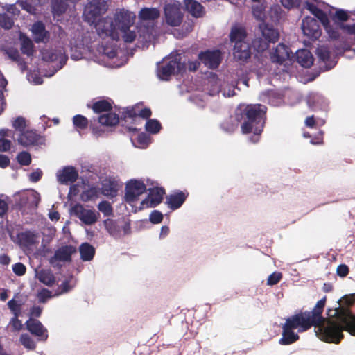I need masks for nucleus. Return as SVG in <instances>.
Listing matches in <instances>:
<instances>
[{
	"label": "nucleus",
	"instance_id": "obj_1",
	"mask_svg": "<svg viewBox=\"0 0 355 355\" xmlns=\"http://www.w3.org/2000/svg\"><path fill=\"white\" fill-rule=\"evenodd\" d=\"M327 297L320 300L311 311H308L318 326L316 335L322 341L338 344L344 338L343 331L355 336V315L347 307L355 303V293L345 295L339 300V306L334 309H329V318L322 317V313L326 304Z\"/></svg>",
	"mask_w": 355,
	"mask_h": 355
},
{
	"label": "nucleus",
	"instance_id": "obj_2",
	"mask_svg": "<svg viewBox=\"0 0 355 355\" xmlns=\"http://www.w3.org/2000/svg\"><path fill=\"white\" fill-rule=\"evenodd\" d=\"M134 18L132 12L124 8L116 9L113 18L110 16L102 17L94 24L100 37H109L112 40L119 41L121 33L123 41L131 43L136 37L135 31L130 30L134 24Z\"/></svg>",
	"mask_w": 355,
	"mask_h": 355
},
{
	"label": "nucleus",
	"instance_id": "obj_3",
	"mask_svg": "<svg viewBox=\"0 0 355 355\" xmlns=\"http://www.w3.org/2000/svg\"><path fill=\"white\" fill-rule=\"evenodd\" d=\"M266 106L262 104H249L237 109L236 119L241 122L243 134L252 133L249 140L252 143L259 141L260 135L264 128Z\"/></svg>",
	"mask_w": 355,
	"mask_h": 355
},
{
	"label": "nucleus",
	"instance_id": "obj_4",
	"mask_svg": "<svg viewBox=\"0 0 355 355\" xmlns=\"http://www.w3.org/2000/svg\"><path fill=\"white\" fill-rule=\"evenodd\" d=\"M259 27L263 39L257 38L252 42V44L258 52H263L268 48L269 43H275L278 41L279 33L273 25L264 21L261 22Z\"/></svg>",
	"mask_w": 355,
	"mask_h": 355
},
{
	"label": "nucleus",
	"instance_id": "obj_5",
	"mask_svg": "<svg viewBox=\"0 0 355 355\" xmlns=\"http://www.w3.org/2000/svg\"><path fill=\"white\" fill-rule=\"evenodd\" d=\"M108 8L109 5L106 0H88L83 13L84 21L90 25L94 24Z\"/></svg>",
	"mask_w": 355,
	"mask_h": 355
},
{
	"label": "nucleus",
	"instance_id": "obj_6",
	"mask_svg": "<svg viewBox=\"0 0 355 355\" xmlns=\"http://www.w3.org/2000/svg\"><path fill=\"white\" fill-rule=\"evenodd\" d=\"M285 324L293 329H297L298 332H304L312 327H314L315 331L318 329V326L312 319L308 311H300L286 319Z\"/></svg>",
	"mask_w": 355,
	"mask_h": 355
},
{
	"label": "nucleus",
	"instance_id": "obj_7",
	"mask_svg": "<svg viewBox=\"0 0 355 355\" xmlns=\"http://www.w3.org/2000/svg\"><path fill=\"white\" fill-rule=\"evenodd\" d=\"M186 71L185 63L181 62L180 55L171 58L168 62H164L157 69L158 77L164 80H168L169 78L175 74L182 73Z\"/></svg>",
	"mask_w": 355,
	"mask_h": 355
},
{
	"label": "nucleus",
	"instance_id": "obj_8",
	"mask_svg": "<svg viewBox=\"0 0 355 355\" xmlns=\"http://www.w3.org/2000/svg\"><path fill=\"white\" fill-rule=\"evenodd\" d=\"M146 191V186L143 181L131 180L125 186V200L128 203L135 202Z\"/></svg>",
	"mask_w": 355,
	"mask_h": 355
},
{
	"label": "nucleus",
	"instance_id": "obj_9",
	"mask_svg": "<svg viewBox=\"0 0 355 355\" xmlns=\"http://www.w3.org/2000/svg\"><path fill=\"white\" fill-rule=\"evenodd\" d=\"M302 30L304 35L312 41L318 40L322 34L319 22L311 17H306L303 19Z\"/></svg>",
	"mask_w": 355,
	"mask_h": 355
},
{
	"label": "nucleus",
	"instance_id": "obj_10",
	"mask_svg": "<svg viewBox=\"0 0 355 355\" xmlns=\"http://www.w3.org/2000/svg\"><path fill=\"white\" fill-rule=\"evenodd\" d=\"M198 59L208 68L215 69L221 62L222 55L220 50H207L199 53Z\"/></svg>",
	"mask_w": 355,
	"mask_h": 355
},
{
	"label": "nucleus",
	"instance_id": "obj_11",
	"mask_svg": "<svg viewBox=\"0 0 355 355\" xmlns=\"http://www.w3.org/2000/svg\"><path fill=\"white\" fill-rule=\"evenodd\" d=\"M147 197L141 202V209L155 207L159 205L165 194L164 189L155 187L148 189Z\"/></svg>",
	"mask_w": 355,
	"mask_h": 355
},
{
	"label": "nucleus",
	"instance_id": "obj_12",
	"mask_svg": "<svg viewBox=\"0 0 355 355\" xmlns=\"http://www.w3.org/2000/svg\"><path fill=\"white\" fill-rule=\"evenodd\" d=\"M74 214L85 225H93L98 218L99 213L94 210L86 209L80 204H77L73 207Z\"/></svg>",
	"mask_w": 355,
	"mask_h": 355
},
{
	"label": "nucleus",
	"instance_id": "obj_13",
	"mask_svg": "<svg viewBox=\"0 0 355 355\" xmlns=\"http://www.w3.org/2000/svg\"><path fill=\"white\" fill-rule=\"evenodd\" d=\"M26 329L33 335L38 338V340L45 341L49 335L47 329L40 321L34 318H29L25 323Z\"/></svg>",
	"mask_w": 355,
	"mask_h": 355
},
{
	"label": "nucleus",
	"instance_id": "obj_14",
	"mask_svg": "<svg viewBox=\"0 0 355 355\" xmlns=\"http://www.w3.org/2000/svg\"><path fill=\"white\" fill-rule=\"evenodd\" d=\"M41 139V135L37 133L36 131L24 130L19 134V136L17 138V142L24 147H28L42 144Z\"/></svg>",
	"mask_w": 355,
	"mask_h": 355
},
{
	"label": "nucleus",
	"instance_id": "obj_15",
	"mask_svg": "<svg viewBox=\"0 0 355 355\" xmlns=\"http://www.w3.org/2000/svg\"><path fill=\"white\" fill-rule=\"evenodd\" d=\"M76 252V247L71 245L62 246L55 250L54 255L50 259V263H53L56 261H71V255Z\"/></svg>",
	"mask_w": 355,
	"mask_h": 355
},
{
	"label": "nucleus",
	"instance_id": "obj_16",
	"mask_svg": "<svg viewBox=\"0 0 355 355\" xmlns=\"http://www.w3.org/2000/svg\"><path fill=\"white\" fill-rule=\"evenodd\" d=\"M234 58L237 61L245 62L251 57V48L250 44L245 42L234 44L233 49Z\"/></svg>",
	"mask_w": 355,
	"mask_h": 355
},
{
	"label": "nucleus",
	"instance_id": "obj_17",
	"mask_svg": "<svg viewBox=\"0 0 355 355\" xmlns=\"http://www.w3.org/2000/svg\"><path fill=\"white\" fill-rule=\"evenodd\" d=\"M78 178V173L73 166H65L57 173L58 181L62 184L75 182Z\"/></svg>",
	"mask_w": 355,
	"mask_h": 355
},
{
	"label": "nucleus",
	"instance_id": "obj_18",
	"mask_svg": "<svg viewBox=\"0 0 355 355\" xmlns=\"http://www.w3.org/2000/svg\"><path fill=\"white\" fill-rule=\"evenodd\" d=\"M165 17L166 23L171 26H178L183 19V15L180 10L173 6L165 8Z\"/></svg>",
	"mask_w": 355,
	"mask_h": 355
},
{
	"label": "nucleus",
	"instance_id": "obj_19",
	"mask_svg": "<svg viewBox=\"0 0 355 355\" xmlns=\"http://www.w3.org/2000/svg\"><path fill=\"white\" fill-rule=\"evenodd\" d=\"M119 189V182L112 177L105 178L102 182L101 193L106 197L114 198Z\"/></svg>",
	"mask_w": 355,
	"mask_h": 355
},
{
	"label": "nucleus",
	"instance_id": "obj_20",
	"mask_svg": "<svg viewBox=\"0 0 355 355\" xmlns=\"http://www.w3.org/2000/svg\"><path fill=\"white\" fill-rule=\"evenodd\" d=\"M153 26H139L137 27V34L135 33L136 37L139 43L143 46H148L153 39Z\"/></svg>",
	"mask_w": 355,
	"mask_h": 355
},
{
	"label": "nucleus",
	"instance_id": "obj_21",
	"mask_svg": "<svg viewBox=\"0 0 355 355\" xmlns=\"http://www.w3.org/2000/svg\"><path fill=\"white\" fill-rule=\"evenodd\" d=\"M40 201L38 193H33L30 197L22 196L19 200L16 202L15 207L19 209H25L27 208H37Z\"/></svg>",
	"mask_w": 355,
	"mask_h": 355
},
{
	"label": "nucleus",
	"instance_id": "obj_22",
	"mask_svg": "<svg viewBox=\"0 0 355 355\" xmlns=\"http://www.w3.org/2000/svg\"><path fill=\"white\" fill-rule=\"evenodd\" d=\"M188 196L189 193L187 192L179 191L168 196L166 203L171 209H178L184 204Z\"/></svg>",
	"mask_w": 355,
	"mask_h": 355
},
{
	"label": "nucleus",
	"instance_id": "obj_23",
	"mask_svg": "<svg viewBox=\"0 0 355 355\" xmlns=\"http://www.w3.org/2000/svg\"><path fill=\"white\" fill-rule=\"evenodd\" d=\"M316 55L323 62L327 69H331L336 64V58H331V51L327 46H320L316 49Z\"/></svg>",
	"mask_w": 355,
	"mask_h": 355
},
{
	"label": "nucleus",
	"instance_id": "obj_24",
	"mask_svg": "<svg viewBox=\"0 0 355 355\" xmlns=\"http://www.w3.org/2000/svg\"><path fill=\"white\" fill-rule=\"evenodd\" d=\"M31 31L36 43L44 42L49 37V31L46 30L44 23L41 21H37L33 24Z\"/></svg>",
	"mask_w": 355,
	"mask_h": 355
},
{
	"label": "nucleus",
	"instance_id": "obj_25",
	"mask_svg": "<svg viewBox=\"0 0 355 355\" xmlns=\"http://www.w3.org/2000/svg\"><path fill=\"white\" fill-rule=\"evenodd\" d=\"M114 102L111 99H101L94 101L92 104H87V107L91 108L96 114H101L112 110Z\"/></svg>",
	"mask_w": 355,
	"mask_h": 355
},
{
	"label": "nucleus",
	"instance_id": "obj_26",
	"mask_svg": "<svg viewBox=\"0 0 355 355\" xmlns=\"http://www.w3.org/2000/svg\"><path fill=\"white\" fill-rule=\"evenodd\" d=\"M299 338V335L284 323L282 327V336L279 339V343L282 345H288L297 341Z\"/></svg>",
	"mask_w": 355,
	"mask_h": 355
},
{
	"label": "nucleus",
	"instance_id": "obj_27",
	"mask_svg": "<svg viewBox=\"0 0 355 355\" xmlns=\"http://www.w3.org/2000/svg\"><path fill=\"white\" fill-rule=\"evenodd\" d=\"M186 10L194 17H202L205 14V8L196 0H184Z\"/></svg>",
	"mask_w": 355,
	"mask_h": 355
},
{
	"label": "nucleus",
	"instance_id": "obj_28",
	"mask_svg": "<svg viewBox=\"0 0 355 355\" xmlns=\"http://www.w3.org/2000/svg\"><path fill=\"white\" fill-rule=\"evenodd\" d=\"M290 57L289 48L282 44H279L272 55V60L273 62L282 64L285 60Z\"/></svg>",
	"mask_w": 355,
	"mask_h": 355
},
{
	"label": "nucleus",
	"instance_id": "obj_29",
	"mask_svg": "<svg viewBox=\"0 0 355 355\" xmlns=\"http://www.w3.org/2000/svg\"><path fill=\"white\" fill-rule=\"evenodd\" d=\"M296 60L303 67L309 68L313 63L311 53L307 49H300L296 52Z\"/></svg>",
	"mask_w": 355,
	"mask_h": 355
},
{
	"label": "nucleus",
	"instance_id": "obj_30",
	"mask_svg": "<svg viewBox=\"0 0 355 355\" xmlns=\"http://www.w3.org/2000/svg\"><path fill=\"white\" fill-rule=\"evenodd\" d=\"M98 123L103 126L113 127L116 125L119 122V115L110 112L106 114H102L98 117Z\"/></svg>",
	"mask_w": 355,
	"mask_h": 355
},
{
	"label": "nucleus",
	"instance_id": "obj_31",
	"mask_svg": "<svg viewBox=\"0 0 355 355\" xmlns=\"http://www.w3.org/2000/svg\"><path fill=\"white\" fill-rule=\"evenodd\" d=\"M159 16L160 12L156 8H143L138 14L139 19L141 21H154Z\"/></svg>",
	"mask_w": 355,
	"mask_h": 355
},
{
	"label": "nucleus",
	"instance_id": "obj_32",
	"mask_svg": "<svg viewBox=\"0 0 355 355\" xmlns=\"http://www.w3.org/2000/svg\"><path fill=\"white\" fill-rule=\"evenodd\" d=\"M304 8L317 17L322 24H326L329 22V18L327 14L313 3L306 1Z\"/></svg>",
	"mask_w": 355,
	"mask_h": 355
},
{
	"label": "nucleus",
	"instance_id": "obj_33",
	"mask_svg": "<svg viewBox=\"0 0 355 355\" xmlns=\"http://www.w3.org/2000/svg\"><path fill=\"white\" fill-rule=\"evenodd\" d=\"M80 258L83 261H89L93 259L95 255V248L89 243H83L79 247Z\"/></svg>",
	"mask_w": 355,
	"mask_h": 355
},
{
	"label": "nucleus",
	"instance_id": "obj_34",
	"mask_svg": "<svg viewBox=\"0 0 355 355\" xmlns=\"http://www.w3.org/2000/svg\"><path fill=\"white\" fill-rule=\"evenodd\" d=\"M246 37V31L243 27L241 26L233 27L230 34V41L234 44H237L238 42H245Z\"/></svg>",
	"mask_w": 355,
	"mask_h": 355
},
{
	"label": "nucleus",
	"instance_id": "obj_35",
	"mask_svg": "<svg viewBox=\"0 0 355 355\" xmlns=\"http://www.w3.org/2000/svg\"><path fill=\"white\" fill-rule=\"evenodd\" d=\"M19 243L21 245L29 247L36 243V235L31 231H25L21 232L17 236Z\"/></svg>",
	"mask_w": 355,
	"mask_h": 355
},
{
	"label": "nucleus",
	"instance_id": "obj_36",
	"mask_svg": "<svg viewBox=\"0 0 355 355\" xmlns=\"http://www.w3.org/2000/svg\"><path fill=\"white\" fill-rule=\"evenodd\" d=\"M322 25L331 39L337 40L340 38V31H342V23H334L333 25H331L329 21L326 24Z\"/></svg>",
	"mask_w": 355,
	"mask_h": 355
},
{
	"label": "nucleus",
	"instance_id": "obj_37",
	"mask_svg": "<svg viewBox=\"0 0 355 355\" xmlns=\"http://www.w3.org/2000/svg\"><path fill=\"white\" fill-rule=\"evenodd\" d=\"M21 53L28 56H31L34 53V45L33 42L28 37H25L22 41L21 44Z\"/></svg>",
	"mask_w": 355,
	"mask_h": 355
},
{
	"label": "nucleus",
	"instance_id": "obj_38",
	"mask_svg": "<svg viewBox=\"0 0 355 355\" xmlns=\"http://www.w3.org/2000/svg\"><path fill=\"white\" fill-rule=\"evenodd\" d=\"M325 123V119L322 118H316L314 115L306 117L304 121L305 125L309 128L323 126Z\"/></svg>",
	"mask_w": 355,
	"mask_h": 355
},
{
	"label": "nucleus",
	"instance_id": "obj_39",
	"mask_svg": "<svg viewBox=\"0 0 355 355\" xmlns=\"http://www.w3.org/2000/svg\"><path fill=\"white\" fill-rule=\"evenodd\" d=\"M67 10V4L63 0H53L52 12L54 15L60 16Z\"/></svg>",
	"mask_w": 355,
	"mask_h": 355
},
{
	"label": "nucleus",
	"instance_id": "obj_40",
	"mask_svg": "<svg viewBox=\"0 0 355 355\" xmlns=\"http://www.w3.org/2000/svg\"><path fill=\"white\" fill-rule=\"evenodd\" d=\"M73 126L77 130H85L88 127V119L81 114H76L73 117Z\"/></svg>",
	"mask_w": 355,
	"mask_h": 355
},
{
	"label": "nucleus",
	"instance_id": "obj_41",
	"mask_svg": "<svg viewBox=\"0 0 355 355\" xmlns=\"http://www.w3.org/2000/svg\"><path fill=\"white\" fill-rule=\"evenodd\" d=\"M98 189L96 187H91L84 190L81 193V200L88 202L98 197Z\"/></svg>",
	"mask_w": 355,
	"mask_h": 355
},
{
	"label": "nucleus",
	"instance_id": "obj_42",
	"mask_svg": "<svg viewBox=\"0 0 355 355\" xmlns=\"http://www.w3.org/2000/svg\"><path fill=\"white\" fill-rule=\"evenodd\" d=\"M39 280L45 285L51 286L55 283V277L50 271L42 270L39 275Z\"/></svg>",
	"mask_w": 355,
	"mask_h": 355
},
{
	"label": "nucleus",
	"instance_id": "obj_43",
	"mask_svg": "<svg viewBox=\"0 0 355 355\" xmlns=\"http://www.w3.org/2000/svg\"><path fill=\"white\" fill-rule=\"evenodd\" d=\"M146 130L151 134H157L162 128L161 123L156 119H148L146 123Z\"/></svg>",
	"mask_w": 355,
	"mask_h": 355
},
{
	"label": "nucleus",
	"instance_id": "obj_44",
	"mask_svg": "<svg viewBox=\"0 0 355 355\" xmlns=\"http://www.w3.org/2000/svg\"><path fill=\"white\" fill-rule=\"evenodd\" d=\"M19 340L21 345L28 349L33 350L36 347V344L35 341L31 338V337L27 334H23L21 335Z\"/></svg>",
	"mask_w": 355,
	"mask_h": 355
},
{
	"label": "nucleus",
	"instance_id": "obj_45",
	"mask_svg": "<svg viewBox=\"0 0 355 355\" xmlns=\"http://www.w3.org/2000/svg\"><path fill=\"white\" fill-rule=\"evenodd\" d=\"M8 309L10 310L13 316H20L21 314V304L15 300L12 299L7 303Z\"/></svg>",
	"mask_w": 355,
	"mask_h": 355
},
{
	"label": "nucleus",
	"instance_id": "obj_46",
	"mask_svg": "<svg viewBox=\"0 0 355 355\" xmlns=\"http://www.w3.org/2000/svg\"><path fill=\"white\" fill-rule=\"evenodd\" d=\"M98 209L105 216H110L113 214L112 207L111 204L106 200L101 201L98 205Z\"/></svg>",
	"mask_w": 355,
	"mask_h": 355
},
{
	"label": "nucleus",
	"instance_id": "obj_47",
	"mask_svg": "<svg viewBox=\"0 0 355 355\" xmlns=\"http://www.w3.org/2000/svg\"><path fill=\"white\" fill-rule=\"evenodd\" d=\"M14 24V21L12 17H10L7 14H1L0 15V26L5 29H10L12 27Z\"/></svg>",
	"mask_w": 355,
	"mask_h": 355
},
{
	"label": "nucleus",
	"instance_id": "obj_48",
	"mask_svg": "<svg viewBox=\"0 0 355 355\" xmlns=\"http://www.w3.org/2000/svg\"><path fill=\"white\" fill-rule=\"evenodd\" d=\"M17 159L21 166H28L31 162V154L26 151L19 153L17 156Z\"/></svg>",
	"mask_w": 355,
	"mask_h": 355
},
{
	"label": "nucleus",
	"instance_id": "obj_49",
	"mask_svg": "<svg viewBox=\"0 0 355 355\" xmlns=\"http://www.w3.org/2000/svg\"><path fill=\"white\" fill-rule=\"evenodd\" d=\"M12 127L21 133L26 128V120L22 116L17 117L12 122Z\"/></svg>",
	"mask_w": 355,
	"mask_h": 355
},
{
	"label": "nucleus",
	"instance_id": "obj_50",
	"mask_svg": "<svg viewBox=\"0 0 355 355\" xmlns=\"http://www.w3.org/2000/svg\"><path fill=\"white\" fill-rule=\"evenodd\" d=\"M137 143L139 145L140 148H146L148 146V144L150 142V139L148 135H147L146 133H140L137 136Z\"/></svg>",
	"mask_w": 355,
	"mask_h": 355
},
{
	"label": "nucleus",
	"instance_id": "obj_51",
	"mask_svg": "<svg viewBox=\"0 0 355 355\" xmlns=\"http://www.w3.org/2000/svg\"><path fill=\"white\" fill-rule=\"evenodd\" d=\"M122 116L124 119H131L133 121H136L138 118L135 112V109H133L132 107H126L123 112Z\"/></svg>",
	"mask_w": 355,
	"mask_h": 355
},
{
	"label": "nucleus",
	"instance_id": "obj_52",
	"mask_svg": "<svg viewBox=\"0 0 355 355\" xmlns=\"http://www.w3.org/2000/svg\"><path fill=\"white\" fill-rule=\"evenodd\" d=\"M282 278V275L279 272H274L270 275H269L267 279V284L270 286H273L277 284L280 282Z\"/></svg>",
	"mask_w": 355,
	"mask_h": 355
},
{
	"label": "nucleus",
	"instance_id": "obj_53",
	"mask_svg": "<svg viewBox=\"0 0 355 355\" xmlns=\"http://www.w3.org/2000/svg\"><path fill=\"white\" fill-rule=\"evenodd\" d=\"M19 316H13L10 320L9 325L11 327L13 331H20L23 327V324L21 321L19 319Z\"/></svg>",
	"mask_w": 355,
	"mask_h": 355
},
{
	"label": "nucleus",
	"instance_id": "obj_54",
	"mask_svg": "<svg viewBox=\"0 0 355 355\" xmlns=\"http://www.w3.org/2000/svg\"><path fill=\"white\" fill-rule=\"evenodd\" d=\"M149 219L153 224L160 223L163 220V214L158 210H153L150 214Z\"/></svg>",
	"mask_w": 355,
	"mask_h": 355
},
{
	"label": "nucleus",
	"instance_id": "obj_55",
	"mask_svg": "<svg viewBox=\"0 0 355 355\" xmlns=\"http://www.w3.org/2000/svg\"><path fill=\"white\" fill-rule=\"evenodd\" d=\"M12 270L15 275L22 276L26 273V268L24 263L18 262L12 266Z\"/></svg>",
	"mask_w": 355,
	"mask_h": 355
},
{
	"label": "nucleus",
	"instance_id": "obj_56",
	"mask_svg": "<svg viewBox=\"0 0 355 355\" xmlns=\"http://www.w3.org/2000/svg\"><path fill=\"white\" fill-rule=\"evenodd\" d=\"M346 50V44L344 42H336L334 44L333 51L336 55H343Z\"/></svg>",
	"mask_w": 355,
	"mask_h": 355
},
{
	"label": "nucleus",
	"instance_id": "obj_57",
	"mask_svg": "<svg viewBox=\"0 0 355 355\" xmlns=\"http://www.w3.org/2000/svg\"><path fill=\"white\" fill-rule=\"evenodd\" d=\"M6 53L8 54L9 58L15 62H18L21 60L19 53L16 49H10L7 51Z\"/></svg>",
	"mask_w": 355,
	"mask_h": 355
},
{
	"label": "nucleus",
	"instance_id": "obj_58",
	"mask_svg": "<svg viewBox=\"0 0 355 355\" xmlns=\"http://www.w3.org/2000/svg\"><path fill=\"white\" fill-rule=\"evenodd\" d=\"M264 9L261 6H254L252 7L253 15L258 19H262L264 17Z\"/></svg>",
	"mask_w": 355,
	"mask_h": 355
},
{
	"label": "nucleus",
	"instance_id": "obj_59",
	"mask_svg": "<svg viewBox=\"0 0 355 355\" xmlns=\"http://www.w3.org/2000/svg\"><path fill=\"white\" fill-rule=\"evenodd\" d=\"M51 297V292L46 288H43L38 293V298L40 302H45L46 299Z\"/></svg>",
	"mask_w": 355,
	"mask_h": 355
},
{
	"label": "nucleus",
	"instance_id": "obj_60",
	"mask_svg": "<svg viewBox=\"0 0 355 355\" xmlns=\"http://www.w3.org/2000/svg\"><path fill=\"white\" fill-rule=\"evenodd\" d=\"M280 2L286 8L300 6V0H280Z\"/></svg>",
	"mask_w": 355,
	"mask_h": 355
},
{
	"label": "nucleus",
	"instance_id": "obj_61",
	"mask_svg": "<svg viewBox=\"0 0 355 355\" xmlns=\"http://www.w3.org/2000/svg\"><path fill=\"white\" fill-rule=\"evenodd\" d=\"M336 272L338 276L345 277L349 274V267L345 264H340L338 266Z\"/></svg>",
	"mask_w": 355,
	"mask_h": 355
},
{
	"label": "nucleus",
	"instance_id": "obj_62",
	"mask_svg": "<svg viewBox=\"0 0 355 355\" xmlns=\"http://www.w3.org/2000/svg\"><path fill=\"white\" fill-rule=\"evenodd\" d=\"M324 132L320 130L317 135L314 136L311 140V144L314 145H320L323 144Z\"/></svg>",
	"mask_w": 355,
	"mask_h": 355
},
{
	"label": "nucleus",
	"instance_id": "obj_63",
	"mask_svg": "<svg viewBox=\"0 0 355 355\" xmlns=\"http://www.w3.org/2000/svg\"><path fill=\"white\" fill-rule=\"evenodd\" d=\"M11 141L8 139L1 138L0 139V152H6L10 149Z\"/></svg>",
	"mask_w": 355,
	"mask_h": 355
},
{
	"label": "nucleus",
	"instance_id": "obj_64",
	"mask_svg": "<svg viewBox=\"0 0 355 355\" xmlns=\"http://www.w3.org/2000/svg\"><path fill=\"white\" fill-rule=\"evenodd\" d=\"M341 28L343 33L347 35H355V24L352 25H344L342 24Z\"/></svg>",
	"mask_w": 355,
	"mask_h": 355
}]
</instances>
